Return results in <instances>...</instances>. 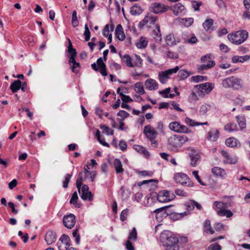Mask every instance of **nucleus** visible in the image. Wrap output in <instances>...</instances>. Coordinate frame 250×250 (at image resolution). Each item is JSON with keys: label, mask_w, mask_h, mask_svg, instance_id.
Wrapping results in <instances>:
<instances>
[{"label": "nucleus", "mask_w": 250, "mask_h": 250, "mask_svg": "<svg viewBox=\"0 0 250 250\" xmlns=\"http://www.w3.org/2000/svg\"><path fill=\"white\" fill-rule=\"evenodd\" d=\"M142 9L141 7L136 4L131 7L130 10V12L133 15H139L142 13Z\"/></svg>", "instance_id": "obj_36"}, {"label": "nucleus", "mask_w": 250, "mask_h": 250, "mask_svg": "<svg viewBox=\"0 0 250 250\" xmlns=\"http://www.w3.org/2000/svg\"><path fill=\"white\" fill-rule=\"evenodd\" d=\"M185 122L187 124L191 126L200 125V123L195 122L194 120L188 117L185 119Z\"/></svg>", "instance_id": "obj_52"}, {"label": "nucleus", "mask_w": 250, "mask_h": 250, "mask_svg": "<svg viewBox=\"0 0 250 250\" xmlns=\"http://www.w3.org/2000/svg\"><path fill=\"white\" fill-rule=\"evenodd\" d=\"M121 89V88L119 87L117 90V93L121 96V99L123 101V103H128L132 102V100L129 96L124 95L123 92H120Z\"/></svg>", "instance_id": "obj_33"}, {"label": "nucleus", "mask_w": 250, "mask_h": 250, "mask_svg": "<svg viewBox=\"0 0 250 250\" xmlns=\"http://www.w3.org/2000/svg\"><path fill=\"white\" fill-rule=\"evenodd\" d=\"M78 199V196L77 192H74L71 197V198L70 201V203L71 204L75 205L76 203L77 200Z\"/></svg>", "instance_id": "obj_60"}, {"label": "nucleus", "mask_w": 250, "mask_h": 250, "mask_svg": "<svg viewBox=\"0 0 250 250\" xmlns=\"http://www.w3.org/2000/svg\"><path fill=\"white\" fill-rule=\"evenodd\" d=\"M175 193L179 196L186 197L188 196V193L183 190L176 189L175 191Z\"/></svg>", "instance_id": "obj_64"}, {"label": "nucleus", "mask_w": 250, "mask_h": 250, "mask_svg": "<svg viewBox=\"0 0 250 250\" xmlns=\"http://www.w3.org/2000/svg\"><path fill=\"white\" fill-rule=\"evenodd\" d=\"M250 59V56L245 55L243 56H234L232 58V62L233 63L244 62Z\"/></svg>", "instance_id": "obj_23"}, {"label": "nucleus", "mask_w": 250, "mask_h": 250, "mask_svg": "<svg viewBox=\"0 0 250 250\" xmlns=\"http://www.w3.org/2000/svg\"><path fill=\"white\" fill-rule=\"evenodd\" d=\"M221 154L224 158V162L229 164H235L237 162V159L236 157H230L229 153L225 150H222Z\"/></svg>", "instance_id": "obj_12"}, {"label": "nucleus", "mask_w": 250, "mask_h": 250, "mask_svg": "<svg viewBox=\"0 0 250 250\" xmlns=\"http://www.w3.org/2000/svg\"><path fill=\"white\" fill-rule=\"evenodd\" d=\"M154 212L156 213V218L158 220L159 216H161L162 214H165V208H160L154 210Z\"/></svg>", "instance_id": "obj_53"}, {"label": "nucleus", "mask_w": 250, "mask_h": 250, "mask_svg": "<svg viewBox=\"0 0 250 250\" xmlns=\"http://www.w3.org/2000/svg\"><path fill=\"white\" fill-rule=\"evenodd\" d=\"M178 75L181 79L184 80L189 76V73L187 70L183 69L179 71Z\"/></svg>", "instance_id": "obj_51"}, {"label": "nucleus", "mask_w": 250, "mask_h": 250, "mask_svg": "<svg viewBox=\"0 0 250 250\" xmlns=\"http://www.w3.org/2000/svg\"><path fill=\"white\" fill-rule=\"evenodd\" d=\"M101 128L102 129V131L104 133H105L107 135H113V130L110 129L109 127L106 126H102L101 127Z\"/></svg>", "instance_id": "obj_54"}, {"label": "nucleus", "mask_w": 250, "mask_h": 250, "mask_svg": "<svg viewBox=\"0 0 250 250\" xmlns=\"http://www.w3.org/2000/svg\"><path fill=\"white\" fill-rule=\"evenodd\" d=\"M151 36L157 42H160L161 41L162 37L160 27L158 25L156 26V29L152 31Z\"/></svg>", "instance_id": "obj_19"}, {"label": "nucleus", "mask_w": 250, "mask_h": 250, "mask_svg": "<svg viewBox=\"0 0 250 250\" xmlns=\"http://www.w3.org/2000/svg\"><path fill=\"white\" fill-rule=\"evenodd\" d=\"M56 239V233L52 231H48L46 232L45 240L48 245H51L54 243Z\"/></svg>", "instance_id": "obj_14"}, {"label": "nucleus", "mask_w": 250, "mask_h": 250, "mask_svg": "<svg viewBox=\"0 0 250 250\" xmlns=\"http://www.w3.org/2000/svg\"><path fill=\"white\" fill-rule=\"evenodd\" d=\"M219 131L216 129H211L208 133L207 139L210 141L214 142L218 138Z\"/></svg>", "instance_id": "obj_18"}, {"label": "nucleus", "mask_w": 250, "mask_h": 250, "mask_svg": "<svg viewBox=\"0 0 250 250\" xmlns=\"http://www.w3.org/2000/svg\"><path fill=\"white\" fill-rule=\"evenodd\" d=\"M210 105L208 104H204L202 105L200 108L199 112L202 115H205L210 109Z\"/></svg>", "instance_id": "obj_43"}, {"label": "nucleus", "mask_w": 250, "mask_h": 250, "mask_svg": "<svg viewBox=\"0 0 250 250\" xmlns=\"http://www.w3.org/2000/svg\"><path fill=\"white\" fill-rule=\"evenodd\" d=\"M194 20L192 18L182 19L181 23L186 27L190 26L193 22Z\"/></svg>", "instance_id": "obj_42"}, {"label": "nucleus", "mask_w": 250, "mask_h": 250, "mask_svg": "<svg viewBox=\"0 0 250 250\" xmlns=\"http://www.w3.org/2000/svg\"><path fill=\"white\" fill-rule=\"evenodd\" d=\"M114 166L116 172L117 174L122 173L124 172V169L122 167V164L121 161L118 159H115L114 161Z\"/></svg>", "instance_id": "obj_26"}, {"label": "nucleus", "mask_w": 250, "mask_h": 250, "mask_svg": "<svg viewBox=\"0 0 250 250\" xmlns=\"http://www.w3.org/2000/svg\"><path fill=\"white\" fill-rule=\"evenodd\" d=\"M160 241L165 250H179L178 239L168 230H165L160 235Z\"/></svg>", "instance_id": "obj_2"}, {"label": "nucleus", "mask_w": 250, "mask_h": 250, "mask_svg": "<svg viewBox=\"0 0 250 250\" xmlns=\"http://www.w3.org/2000/svg\"><path fill=\"white\" fill-rule=\"evenodd\" d=\"M134 149H135L137 152L143 154L145 155H148V151L146 149V148L141 146L139 145H135L133 146Z\"/></svg>", "instance_id": "obj_39"}, {"label": "nucleus", "mask_w": 250, "mask_h": 250, "mask_svg": "<svg viewBox=\"0 0 250 250\" xmlns=\"http://www.w3.org/2000/svg\"><path fill=\"white\" fill-rule=\"evenodd\" d=\"M81 197L83 200H88L89 201H91L93 200V196L91 192L88 191L86 193L82 194Z\"/></svg>", "instance_id": "obj_47"}, {"label": "nucleus", "mask_w": 250, "mask_h": 250, "mask_svg": "<svg viewBox=\"0 0 250 250\" xmlns=\"http://www.w3.org/2000/svg\"><path fill=\"white\" fill-rule=\"evenodd\" d=\"M174 14L176 16H181L185 13V6L181 3L175 4L172 8Z\"/></svg>", "instance_id": "obj_13"}, {"label": "nucleus", "mask_w": 250, "mask_h": 250, "mask_svg": "<svg viewBox=\"0 0 250 250\" xmlns=\"http://www.w3.org/2000/svg\"><path fill=\"white\" fill-rule=\"evenodd\" d=\"M191 79L192 81H193L195 83H198L199 82L206 81L207 77L198 75L192 77Z\"/></svg>", "instance_id": "obj_49"}, {"label": "nucleus", "mask_w": 250, "mask_h": 250, "mask_svg": "<svg viewBox=\"0 0 250 250\" xmlns=\"http://www.w3.org/2000/svg\"><path fill=\"white\" fill-rule=\"evenodd\" d=\"M225 129L229 132H231L237 130L238 128L235 124L229 123L225 126Z\"/></svg>", "instance_id": "obj_37"}, {"label": "nucleus", "mask_w": 250, "mask_h": 250, "mask_svg": "<svg viewBox=\"0 0 250 250\" xmlns=\"http://www.w3.org/2000/svg\"><path fill=\"white\" fill-rule=\"evenodd\" d=\"M145 84L146 88L149 90L157 89L158 87L156 81L151 79L146 80L145 82Z\"/></svg>", "instance_id": "obj_16"}, {"label": "nucleus", "mask_w": 250, "mask_h": 250, "mask_svg": "<svg viewBox=\"0 0 250 250\" xmlns=\"http://www.w3.org/2000/svg\"><path fill=\"white\" fill-rule=\"evenodd\" d=\"M201 61L203 63H207L206 64H202L198 66V70L202 71L210 69L215 65V62L210 60V55L207 54L203 56L201 59Z\"/></svg>", "instance_id": "obj_7"}, {"label": "nucleus", "mask_w": 250, "mask_h": 250, "mask_svg": "<svg viewBox=\"0 0 250 250\" xmlns=\"http://www.w3.org/2000/svg\"><path fill=\"white\" fill-rule=\"evenodd\" d=\"M174 179L175 181L183 186L192 187L193 183L188 176L183 173H177L174 175Z\"/></svg>", "instance_id": "obj_6"}, {"label": "nucleus", "mask_w": 250, "mask_h": 250, "mask_svg": "<svg viewBox=\"0 0 250 250\" xmlns=\"http://www.w3.org/2000/svg\"><path fill=\"white\" fill-rule=\"evenodd\" d=\"M166 42L167 45H173L174 44L175 39L173 35L169 34L166 36Z\"/></svg>", "instance_id": "obj_46"}, {"label": "nucleus", "mask_w": 250, "mask_h": 250, "mask_svg": "<svg viewBox=\"0 0 250 250\" xmlns=\"http://www.w3.org/2000/svg\"><path fill=\"white\" fill-rule=\"evenodd\" d=\"M134 89L137 93L141 95H142L145 93L144 86L141 83H136L134 85Z\"/></svg>", "instance_id": "obj_34"}, {"label": "nucleus", "mask_w": 250, "mask_h": 250, "mask_svg": "<svg viewBox=\"0 0 250 250\" xmlns=\"http://www.w3.org/2000/svg\"><path fill=\"white\" fill-rule=\"evenodd\" d=\"M248 35V32L246 30H242L229 34L228 39L231 43L239 45L247 40Z\"/></svg>", "instance_id": "obj_3"}, {"label": "nucleus", "mask_w": 250, "mask_h": 250, "mask_svg": "<svg viewBox=\"0 0 250 250\" xmlns=\"http://www.w3.org/2000/svg\"><path fill=\"white\" fill-rule=\"evenodd\" d=\"M21 87V82L20 80L15 81L10 85V89L13 93L17 92Z\"/></svg>", "instance_id": "obj_29"}, {"label": "nucleus", "mask_w": 250, "mask_h": 250, "mask_svg": "<svg viewBox=\"0 0 250 250\" xmlns=\"http://www.w3.org/2000/svg\"><path fill=\"white\" fill-rule=\"evenodd\" d=\"M188 141V138L185 135H174L168 139V143L172 147L177 148L182 146Z\"/></svg>", "instance_id": "obj_4"}, {"label": "nucleus", "mask_w": 250, "mask_h": 250, "mask_svg": "<svg viewBox=\"0 0 250 250\" xmlns=\"http://www.w3.org/2000/svg\"><path fill=\"white\" fill-rule=\"evenodd\" d=\"M135 59L136 62L135 63L134 66L141 67L142 65V59L138 55H135Z\"/></svg>", "instance_id": "obj_58"}, {"label": "nucleus", "mask_w": 250, "mask_h": 250, "mask_svg": "<svg viewBox=\"0 0 250 250\" xmlns=\"http://www.w3.org/2000/svg\"><path fill=\"white\" fill-rule=\"evenodd\" d=\"M137 236V233L136 229L135 228H133L132 231L129 233V236L128 237V239L133 240L134 241L136 240Z\"/></svg>", "instance_id": "obj_50"}, {"label": "nucleus", "mask_w": 250, "mask_h": 250, "mask_svg": "<svg viewBox=\"0 0 250 250\" xmlns=\"http://www.w3.org/2000/svg\"><path fill=\"white\" fill-rule=\"evenodd\" d=\"M72 25L74 27H77L79 25V21L77 16V12L76 10H73L71 20Z\"/></svg>", "instance_id": "obj_38"}, {"label": "nucleus", "mask_w": 250, "mask_h": 250, "mask_svg": "<svg viewBox=\"0 0 250 250\" xmlns=\"http://www.w3.org/2000/svg\"><path fill=\"white\" fill-rule=\"evenodd\" d=\"M180 125V124H179L178 122H174L171 123L169 124V127L170 130H171L174 132H178L179 130Z\"/></svg>", "instance_id": "obj_45"}, {"label": "nucleus", "mask_w": 250, "mask_h": 250, "mask_svg": "<svg viewBox=\"0 0 250 250\" xmlns=\"http://www.w3.org/2000/svg\"><path fill=\"white\" fill-rule=\"evenodd\" d=\"M144 133L146 135L147 138L150 140L155 139L157 136V131L150 125H147L145 126Z\"/></svg>", "instance_id": "obj_11"}, {"label": "nucleus", "mask_w": 250, "mask_h": 250, "mask_svg": "<svg viewBox=\"0 0 250 250\" xmlns=\"http://www.w3.org/2000/svg\"><path fill=\"white\" fill-rule=\"evenodd\" d=\"M190 132V130L186 126L184 125H180L179 126V133H188Z\"/></svg>", "instance_id": "obj_61"}, {"label": "nucleus", "mask_w": 250, "mask_h": 250, "mask_svg": "<svg viewBox=\"0 0 250 250\" xmlns=\"http://www.w3.org/2000/svg\"><path fill=\"white\" fill-rule=\"evenodd\" d=\"M156 21V17L153 16L151 14H148L144 18L142 22L144 25L146 24L147 26H149L151 24H154Z\"/></svg>", "instance_id": "obj_15"}, {"label": "nucleus", "mask_w": 250, "mask_h": 250, "mask_svg": "<svg viewBox=\"0 0 250 250\" xmlns=\"http://www.w3.org/2000/svg\"><path fill=\"white\" fill-rule=\"evenodd\" d=\"M213 20L212 19H208L205 21L203 23V26L206 31H208L213 24Z\"/></svg>", "instance_id": "obj_44"}, {"label": "nucleus", "mask_w": 250, "mask_h": 250, "mask_svg": "<svg viewBox=\"0 0 250 250\" xmlns=\"http://www.w3.org/2000/svg\"><path fill=\"white\" fill-rule=\"evenodd\" d=\"M123 61L127 66L130 67L134 66V65L132 63L131 58L128 55H124L123 58Z\"/></svg>", "instance_id": "obj_40"}, {"label": "nucleus", "mask_w": 250, "mask_h": 250, "mask_svg": "<svg viewBox=\"0 0 250 250\" xmlns=\"http://www.w3.org/2000/svg\"><path fill=\"white\" fill-rule=\"evenodd\" d=\"M72 177V174H67L65 176V180L63 182V187L66 188L68 187V184L70 181V179Z\"/></svg>", "instance_id": "obj_59"}, {"label": "nucleus", "mask_w": 250, "mask_h": 250, "mask_svg": "<svg viewBox=\"0 0 250 250\" xmlns=\"http://www.w3.org/2000/svg\"><path fill=\"white\" fill-rule=\"evenodd\" d=\"M159 194L164 196L168 202L172 200L175 197L173 194L170 193V192L167 190L160 191Z\"/></svg>", "instance_id": "obj_30"}, {"label": "nucleus", "mask_w": 250, "mask_h": 250, "mask_svg": "<svg viewBox=\"0 0 250 250\" xmlns=\"http://www.w3.org/2000/svg\"><path fill=\"white\" fill-rule=\"evenodd\" d=\"M204 226L207 231H208L210 234H212L214 233V231L211 229L210 227V222L209 220H206L204 223Z\"/></svg>", "instance_id": "obj_56"}, {"label": "nucleus", "mask_w": 250, "mask_h": 250, "mask_svg": "<svg viewBox=\"0 0 250 250\" xmlns=\"http://www.w3.org/2000/svg\"><path fill=\"white\" fill-rule=\"evenodd\" d=\"M189 157L191 160L190 165L193 167H195L196 165L197 162L199 160L200 155L198 154H191L190 155Z\"/></svg>", "instance_id": "obj_35"}, {"label": "nucleus", "mask_w": 250, "mask_h": 250, "mask_svg": "<svg viewBox=\"0 0 250 250\" xmlns=\"http://www.w3.org/2000/svg\"><path fill=\"white\" fill-rule=\"evenodd\" d=\"M60 240L62 241V243H63L65 246H70V238L69 237L63 234L61 238H60Z\"/></svg>", "instance_id": "obj_48"}, {"label": "nucleus", "mask_w": 250, "mask_h": 250, "mask_svg": "<svg viewBox=\"0 0 250 250\" xmlns=\"http://www.w3.org/2000/svg\"><path fill=\"white\" fill-rule=\"evenodd\" d=\"M128 212V210L127 209H125L122 211L120 215V219L121 221H124L126 220Z\"/></svg>", "instance_id": "obj_62"}, {"label": "nucleus", "mask_w": 250, "mask_h": 250, "mask_svg": "<svg viewBox=\"0 0 250 250\" xmlns=\"http://www.w3.org/2000/svg\"><path fill=\"white\" fill-rule=\"evenodd\" d=\"M231 77L224 79L222 81V85L225 88L231 87Z\"/></svg>", "instance_id": "obj_41"}, {"label": "nucleus", "mask_w": 250, "mask_h": 250, "mask_svg": "<svg viewBox=\"0 0 250 250\" xmlns=\"http://www.w3.org/2000/svg\"><path fill=\"white\" fill-rule=\"evenodd\" d=\"M76 223L75 216L73 214L65 215L63 217V224L64 226L69 229L73 228Z\"/></svg>", "instance_id": "obj_9"}, {"label": "nucleus", "mask_w": 250, "mask_h": 250, "mask_svg": "<svg viewBox=\"0 0 250 250\" xmlns=\"http://www.w3.org/2000/svg\"><path fill=\"white\" fill-rule=\"evenodd\" d=\"M237 122L241 129L246 126V118L244 116H237L236 117Z\"/></svg>", "instance_id": "obj_28"}, {"label": "nucleus", "mask_w": 250, "mask_h": 250, "mask_svg": "<svg viewBox=\"0 0 250 250\" xmlns=\"http://www.w3.org/2000/svg\"><path fill=\"white\" fill-rule=\"evenodd\" d=\"M150 10L155 14H159L167 11V6L160 3L154 2L151 4Z\"/></svg>", "instance_id": "obj_10"}, {"label": "nucleus", "mask_w": 250, "mask_h": 250, "mask_svg": "<svg viewBox=\"0 0 250 250\" xmlns=\"http://www.w3.org/2000/svg\"><path fill=\"white\" fill-rule=\"evenodd\" d=\"M212 172L216 176L224 177L226 173L223 169L219 167H214L211 169Z\"/></svg>", "instance_id": "obj_27"}, {"label": "nucleus", "mask_w": 250, "mask_h": 250, "mask_svg": "<svg viewBox=\"0 0 250 250\" xmlns=\"http://www.w3.org/2000/svg\"><path fill=\"white\" fill-rule=\"evenodd\" d=\"M84 29L85 31L84 33V35L85 36V40L86 42H87L90 40V32L89 31V30L87 24L85 25Z\"/></svg>", "instance_id": "obj_57"}, {"label": "nucleus", "mask_w": 250, "mask_h": 250, "mask_svg": "<svg viewBox=\"0 0 250 250\" xmlns=\"http://www.w3.org/2000/svg\"><path fill=\"white\" fill-rule=\"evenodd\" d=\"M148 43V41L145 37H142L139 41L136 43V46L138 48H143L146 46Z\"/></svg>", "instance_id": "obj_32"}, {"label": "nucleus", "mask_w": 250, "mask_h": 250, "mask_svg": "<svg viewBox=\"0 0 250 250\" xmlns=\"http://www.w3.org/2000/svg\"><path fill=\"white\" fill-rule=\"evenodd\" d=\"M97 65L99 68L100 72L103 76H105L107 75L106 71V66L105 63L104 62V61L102 58H99L97 61Z\"/></svg>", "instance_id": "obj_17"}, {"label": "nucleus", "mask_w": 250, "mask_h": 250, "mask_svg": "<svg viewBox=\"0 0 250 250\" xmlns=\"http://www.w3.org/2000/svg\"><path fill=\"white\" fill-rule=\"evenodd\" d=\"M226 145L230 147H236L238 145L240 146V143L236 138L230 137L226 140Z\"/></svg>", "instance_id": "obj_24"}, {"label": "nucleus", "mask_w": 250, "mask_h": 250, "mask_svg": "<svg viewBox=\"0 0 250 250\" xmlns=\"http://www.w3.org/2000/svg\"><path fill=\"white\" fill-rule=\"evenodd\" d=\"M179 69V67L176 66L172 69H169L166 71L160 72L159 73V80L160 82L163 84L166 83L167 80L169 78L170 75L173 73H176Z\"/></svg>", "instance_id": "obj_8"}, {"label": "nucleus", "mask_w": 250, "mask_h": 250, "mask_svg": "<svg viewBox=\"0 0 250 250\" xmlns=\"http://www.w3.org/2000/svg\"><path fill=\"white\" fill-rule=\"evenodd\" d=\"M117 116L121 118L120 120L123 121L125 118H127L129 116V113L125 110H120L117 113Z\"/></svg>", "instance_id": "obj_55"}, {"label": "nucleus", "mask_w": 250, "mask_h": 250, "mask_svg": "<svg viewBox=\"0 0 250 250\" xmlns=\"http://www.w3.org/2000/svg\"><path fill=\"white\" fill-rule=\"evenodd\" d=\"M115 33L116 37L120 41H124L125 39V36L124 34L123 27L121 24H119L117 25L116 30Z\"/></svg>", "instance_id": "obj_20"}, {"label": "nucleus", "mask_w": 250, "mask_h": 250, "mask_svg": "<svg viewBox=\"0 0 250 250\" xmlns=\"http://www.w3.org/2000/svg\"><path fill=\"white\" fill-rule=\"evenodd\" d=\"M214 84L205 83L195 85L192 90L190 99L191 101H197L199 97H203L208 95L213 90Z\"/></svg>", "instance_id": "obj_1"}, {"label": "nucleus", "mask_w": 250, "mask_h": 250, "mask_svg": "<svg viewBox=\"0 0 250 250\" xmlns=\"http://www.w3.org/2000/svg\"><path fill=\"white\" fill-rule=\"evenodd\" d=\"M185 206L186 208V209L188 211H191L194 208V201H190L188 202H187L185 204ZM189 213V211H185L184 212H182L179 213V214L181 216H184L185 215H187Z\"/></svg>", "instance_id": "obj_25"}, {"label": "nucleus", "mask_w": 250, "mask_h": 250, "mask_svg": "<svg viewBox=\"0 0 250 250\" xmlns=\"http://www.w3.org/2000/svg\"><path fill=\"white\" fill-rule=\"evenodd\" d=\"M216 208V210L217 214L220 216H226L227 217H230L232 216L233 214L230 210H227L226 208H228L226 203L216 201L214 203Z\"/></svg>", "instance_id": "obj_5"}, {"label": "nucleus", "mask_w": 250, "mask_h": 250, "mask_svg": "<svg viewBox=\"0 0 250 250\" xmlns=\"http://www.w3.org/2000/svg\"><path fill=\"white\" fill-rule=\"evenodd\" d=\"M69 41V45L68 48V52L70 54V56L69 57V60H71V58H75L76 56V49H74L72 47V43L69 39H68Z\"/></svg>", "instance_id": "obj_31"}, {"label": "nucleus", "mask_w": 250, "mask_h": 250, "mask_svg": "<svg viewBox=\"0 0 250 250\" xmlns=\"http://www.w3.org/2000/svg\"><path fill=\"white\" fill-rule=\"evenodd\" d=\"M192 175L194 176V177L196 178V179L197 180V181L202 185H205V184H204L202 181H201L200 176L198 175V171H193L192 172Z\"/></svg>", "instance_id": "obj_63"}, {"label": "nucleus", "mask_w": 250, "mask_h": 250, "mask_svg": "<svg viewBox=\"0 0 250 250\" xmlns=\"http://www.w3.org/2000/svg\"><path fill=\"white\" fill-rule=\"evenodd\" d=\"M231 88L234 89H239L242 87V81L235 77H231Z\"/></svg>", "instance_id": "obj_21"}, {"label": "nucleus", "mask_w": 250, "mask_h": 250, "mask_svg": "<svg viewBox=\"0 0 250 250\" xmlns=\"http://www.w3.org/2000/svg\"><path fill=\"white\" fill-rule=\"evenodd\" d=\"M69 64L73 72L77 73L79 71L80 63L76 62L75 58H71L69 60Z\"/></svg>", "instance_id": "obj_22"}]
</instances>
